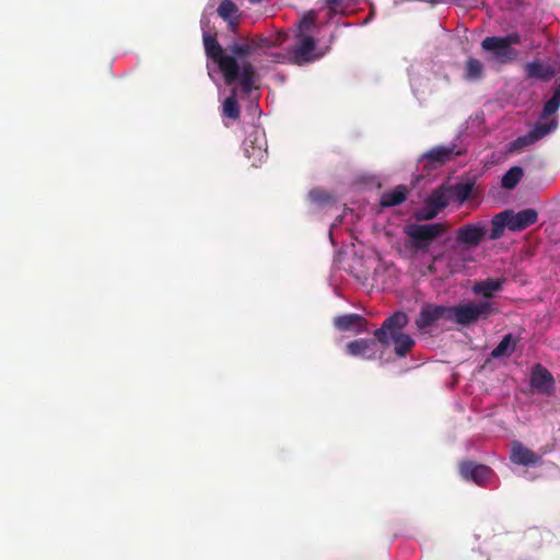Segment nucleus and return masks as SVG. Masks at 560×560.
Segmentation results:
<instances>
[{
	"instance_id": "nucleus-1",
	"label": "nucleus",
	"mask_w": 560,
	"mask_h": 560,
	"mask_svg": "<svg viewBox=\"0 0 560 560\" xmlns=\"http://www.w3.org/2000/svg\"><path fill=\"white\" fill-rule=\"evenodd\" d=\"M202 39L207 57L218 65L225 83L230 85L238 81L242 92L249 94L257 78L253 63L244 61L240 66L237 60L222 48L215 35L205 33Z\"/></svg>"
},
{
	"instance_id": "nucleus-2",
	"label": "nucleus",
	"mask_w": 560,
	"mask_h": 560,
	"mask_svg": "<svg viewBox=\"0 0 560 560\" xmlns=\"http://www.w3.org/2000/svg\"><path fill=\"white\" fill-rule=\"evenodd\" d=\"M409 318L401 311L387 317L382 326L374 331L375 339L384 346L393 343L396 355L406 357L413 348L415 340L402 329L408 325Z\"/></svg>"
},
{
	"instance_id": "nucleus-3",
	"label": "nucleus",
	"mask_w": 560,
	"mask_h": 560,
	"mask_svg": "<svg viewBox=\"0 0 560 560\" xmlns=\"http://www.w3.org/2000/svg\"><path fill=\"white\" fill-rule=\"evenodd\" d=\"M447 226L444 223L417 224L410 223L404 228L407 236L406 247L412 253L425 254L432 243L445 234Z\"/></svg>"
},
{
	"instance_id": "nucleus-4",
	"label": "nucleus",
	"mask_w": 560,
	"mask_h": 560,
	"mask_svg": "<svg viewBox=\"0 0 560 560\" xmlns=\"http://www.w3.org/2000/svg\"><path fill=\"white\" fill-rule=\"evenodd\" d=\"M495 312L493 303L487 300L450 306L451 320L463 326H468L479 319H487Z\"/></svg>"
},
{
	"instance_id": "nucleus-5",
	"label": "nucleus",
	"mask_w": 560,
	"mask_h": 560,
	"mask_svg": "<svg viewBox=\"0 0 560 560\" xmlns=\"http://www.w3.org/2000/svg\"><path fill=\"white\" fill-rule=\"evenodd\" d=\"M442 318L451 320L450 306L424 304L416 319V326L419 330L424 331Z\"/></svg>"
},
{
	"instance_id": "nucleus-6",
	"label": "nucleus",
	"mask_w": 560,
	"mask_h": 560,
	"mask_svg": "<svg viewBox=\"0 0 560 560\" xmlns=\"http://www.w3.org/2000/svg\"><path fill=\"white\" fill-rule=\"evenodd\" d=\"M459 471L464 479L471 480L478 486H486L494 475L489 466L476 464L471 460L463 462Z\"/></svg>"
},
{
	"instance_id": "nucleus-7",
	"label": "nucleus",
	"mask_w": 560,
	"mask_h": 560,
	"mask_svg": "<svg viewBox=\"0 0 560 560\" xmlns=\"http://www.w3.org/2000/svg\"><path fill=\"white\" fill-rule=\"evenodd\" d=\"M487 229L482 224H465L456 231V241L465 247H477L485 238Z\"/></svg>"
},
{
	"instance_id": "nucleus-8",
	"label": "nucleus",
	"mask_w": 560,
	"mask_h": 560,
	"mask_svg": "<svg viewBox=\"0 0 560 560\" xmlns=\"http://www.w3.org/2000/svg\"><path fill=\"white\" fill-rule=\"evenodd\" d=\"M530 386L539 394L549 395L555 389V378L545 366L537 363L532 370Z\"/></svg>"
},
{
	"instance_id": "nucleus-9",
	"label": "nucleus",
	"mask_w": 560,
	"mask_h": 560,
	"mask_svg": "<svg viewBox=\"0 0 560 560\" xmlns=\"http://www.w3.org/2000/svg\"><path fill=\"white\" fill-rule=\"evenodd\" d=\"M495 39H501V36H488L481 42V47L486 51H491L495 59L501 63H506L515 59L516 50L512 47H504L503 43Z\"/></svg>"
},
{
	"instance_id": "nucleus-10",
	"label": "nucleus",
	"mask_w": 560,
	"mask_h": 560,
	"mask_svg": "<svg viewBox=\"0 0 560 560\" xmlns=\"http://www.w3.org/2000/svg\"><path fill=\"white\" fill-rule=\"evenodd\" d=\"M510 459L512 463L522 466H536L541 464L540 456L518 441H513L511 444Z\"/></svg>"
},
{
	"instance_id": "nucleus-11",
	"label": "nucleus",
	"mask_w": 560,
	"mask_h": 560,
	"mask_svg": "<svg viewBox=\"0 0 560 560\" xmlns=\"http://www.w3.org/2000/svg\"><path fill=\"white\" fill-rule=\"evenodd\" d=\"M551 124H537L528 133L515 139L510 147L511 151H520L529 147L548 135L551 130Z\"/></svg>"
},
{
	"instance_id": "nucleus-12",
	"label": "nucleus",
	"mask_w": 560,
	"mask_h": 560,
	"mask_svg": "<svg viewBox=\"0 0 560 560\" xmlns=\"http://www.w3.org/2000/svg\"><path fill=\"white\" fill-rule=\"evenodd\" d=\"M300 43L290 50L291 60L296 65H303L314 59L313 52L316 43L311 36H300Z\"/></svg>"
},
{
	"instance_id": "nucleus-13",
	"label": "nucleus",
	"mask_w": 560,
	"mask_h": 560,
	"mask_svg": "<svg viewBox=\"0 0 560 560\" xmlns=\"http://www.w3.org/2000/svg\"><path fill=\"white\" fill-rule=\"evenodd\" d=\"M217 12L218 15L228 23L229 31L236 33L241 22L238 7L231 0H223L219 4Z\"/></svg>"
},
{
	"instance_id": "nucleus-14",
	"label": "nucleus",
	"mask_w": 560,
	"mask_h": 560,
	"mask_svg": "<svg viewBox=\"0 0 560 560\" xmlns=\"http://www.w3.org/2000/svg\"><path fill=\"white\" fill-rule=\"evenodd\" d=\"M376 352L375 339H355L347 345V353L363 359L374 358Z\"/></svg>"
},
{
	"instance_id": "nucleus-15",
	"label": "nucleus",
	"mask_w": 560,
	"mask_h": 560,
	"mask_svg": "<svg viewBox=\"0 0 560 560\" xmlns=\"http://www.w3.org/2000/svg\"><path fill=\"white\" fill-rule=\"evenodd\" d=\"M538 220V214L534 209H524L518 211L517 213H513L511 211L510 217V230L511 231H522L533 224H535Z\"/></svg>"
},
{
	"instance_id": "nucleus-16",
	"label": "nucleus",
	"mask_w": 560,
	"mask_h": 560,
	"mask_svg": "<svg viewBox=\"0 0 560 560\" xmlns=\"http://www.w3.org/2000/svg\"><path fill=\"white\" fill-rule=\"evenodd\" d=\"M526 78L548 81L555 75V69L540 60L527 62L524 67Z\"/></svg>"
},
{
	"instance_id": "nucleus-17",
	"label": "nucleus",
	"mask_w": 560,
	"mask_h": 560,
	"mask_svg": "<svg viewBox=\"0 0 560 560\" xmlns=\"http://www.w3.org/2000/svg\"><path fill=\"white\" fill-rule=\"evenodd\" d=\"M408 195V188L405 185H398L393 190L385 191L381 196L380 206L390 208L401 205Z\"/></svg>"
},
{
	"instance_id": "nucleus-18",
	"label": "nucleus",
	"mask_w": 560,
	"mask_h": 560,
	"mask_svg": "<svg viewBox=\"0 0 560 560\" xmlns=\"http://www.w3.org/2000/svg\"><path fill=\"white\" fill-rule=\"evenodd\" d=\"M503 278H488L482 281H478L472 287V292L475 294H481L486 299H490L493 296L494 292H498L502 289L504 283Z\"/></svg>"
},
{
	"instance_id": "nucleus-19",
	"label": "nucleus",
	"mask_w": 560,
	"mask_h": 560,
	"mask_svg": "<svg viewBox=\"0 0 560 560\" xmlns=\"http://www.w3.org/2000/svg\"><path fill=\"white\" fill-rule=\"evenodd\" d=\"M451 201V196L447 186L442 185L432 191L427 199L425 205L428 208H434L439 212L444 209Z\"/></svg>"
},
{
	"instance_id": "nucleus-20",
	"label": "nucleus",
	"mask_w": 560,
	"mask_h": 560,
	"mask_svg": "<svg viewBox=\"0 0 560 560\" xmlns=\"http://www.w3.org/2000/svg\"><path fill=\"white\" fill-rule=\"evenodd\" d=\"M510 217L511 211L505 210L498 214H495L491 220V233H490V240H499L502 237L504 233V229L508 228L510 230Z\"/></svg>"
},
{
	"instance_id": "nucleus-21",
	"label": "nucleus",
	"mask_w": 560,
	"mask_h": 560,
	"mask_svg": "<svg viewBox=\"0 0 560 560\" xmlns=\"http://www.w3.org/2000/svg\"><path fill=\"white\" fill-rule=\"evenodd\" d=\"M363 323L364 318L359 314H346L334 319L335 327L340 331L353 330L357 326H362Z\"/></svg>"
},
{
	"instance_id": "nucleus-22",
	"label": "nucleus",
	"mask_w": 560,
	"mask_h": 560,
	"mask_svg": "<svg viewBox=\"0 0 560 560\" xmlns=\"http://www.w3.org/2000/svg\"><path fill=\"white\" fill-rule=\"evenodd\" d=\"M451 200L457 201L459 205H463L471 195L474 184L470 182L458 183L455 185L447 186Z\"/></svg>"
},
{
	"instance_id": "nucleus-23",
	"label": "nucleus",
	"mask_w": 560,
	"mask_h": 560,
	"mask_svg": "<svg viewBox=\"0 0 560 560\" xmlns=\"http://www.w3.org/2000/svg\"><path fill=\"white\" fill-rule=\"evenodd\" d=\"M516 341L512 334L505 335L499 345L492 350V358L510 357L515 351Z\"/></svg>"
},
{
	"instance_id": "nucleus-24",
	"label": "nucleus",
	"mask_w": 560,
	"mask_h": 560,
	"mask_svg": "<svg viewBox=\"0 0 560 560\" xmlns=\"http://www.w3.org/2000/svg\"><path fill=\"white\" fill-rule=\"evenodd\" d=\"M222 115L233 120H237L241 116L240 105L236 98V91L225 98L222 105Z\"/></svg>"
},
{
	"instance_id": "nucleus-25",
	"label": "nucleus",
	"mask_w": 560,
	"mask_h": 560,
	"mask_svg": "<svg viewBox=\"0 0 560 560\" xmlns=\"http://www.w3.org/2000/svg\"><path fill=\"white\" fill-rule=\"evenodd\" d=\"M524 171L521 166H513L502 176L501 185L505 189H513L521 182Z\"/></svg>"
},
{
	"instance_id": "nucleus-26",
	"label": "nucleus",
	"mask_w": 560,
	"mask_h": 560,
	"mask_svg": "<svg viewBox=\"0 0 560 560\" xmlns=\"http://www.w3.org/2000/svg\"><path fill=\"white\" fill-rule=\"evenodd\" d=\"M228 50L230 56L236 58H245L253 55L255 51L247 37L243 38L240 43H234L229 46Z\"/></svg>"
},
{
	"instance_id": "nucleus-27",
	"label": "nucleus",
	"mask_w": 560,
	"mask_h": 560,
	"mask_svg": "<svg viewBox=\"0 0 560 560\" xmlns=\"http://www.w3.org/2000/svg\"><path fill=\"white\" fill-rule=\"evenodd\" d=\"M560 107V82L555 88L553 94L550 100H548L542 108V117L547 118L558 112Z\"/></svg>"
},
{
	"instance_id": "nucleus-28",
	"label": "nucleus",
	"mask_w": 560,
	"mask_h": 560,
	"mask_svg": "<svg viewBox=\"0 0 560 560\" xmlns=\"http://www.w3.org/2000/svg\"><path fill=\"white\" fill-rule=\"evenodd\" d=\"M453 154V148L438 147L430 150L425 156L433 162L444 163L451 160Z\"/></svg>"
},
{
	"instance_id": "nucleus-29",
	"label": "nucleus",
	"mask_w": 560,
	"mask_h": 560,
	"mask_svg": "<svg viewBox=\"0 0 560 560\" xmlns=\"http://www.w3.org/2000/svg\"><path fill=\"white\" fill-rule=\"evenodd\" d=\"M482 63L476 58H468L466 61V78L468 80H478L482 75Z\"/></svg>"
},
{
	"instance_id": "nucleus-30",
	"label": "nucleus",
	"mask_w": 560,
	"mask_h": 560,
	"mask_svg": "<svg viewBox=\"0 0 560 560\" xmlns=\"http://www.w3.org/2000/svg\"><path fill=\"white\" fill-rule=\"evenodd\" d=\"M250 42V45L254 51L258 49L271 48L275 47V42L270 37H266L261 34H256L252 37H247Z\"/></svg>"
},
{
	"instance_id": "nucleus-31",
	"label": "nucleus",
	"mask_w": 560,
	"mask_h": 560,
	"mask_svg": "<svg viewBox=\"0 0 560 560\" xmlns=\"http://www.w3.org/2000/svg\"><path fill=\"white\" fill-rule=\"evenodd\" d=\"M316 15L313 11L305 14L299 22V36H304L303 33L312 28L315 24Z\"/></svg>"
},
{
	"instance_id": "nucleus-32",
	"label": "nucleus",
	"mask_w": 560,
	"mask_h": 560,
	"mask_svg": "<svg viewBox=\"0 0 560 560\" xmlns=\"http://www.w3.org/2000/svg\"><path fill=\"white\" fill-rule=\"evenodd\" d=\"M499 43H503L504 47H511L512 45H520L522 43V37L518 33H510L506 36H501V39H495Z\"/></svg>"
},
{
	"instance_id": "nucleus-33",
	"label": "nucleus",
	"mask_w": 560,
	"mask_h": 560,
	"mask_svg": "<svg viewBox=\"0 0 560 560\" xmlns=\"http://www.w3.org/2000/svg\"><path fill=\"white\" fill-rule=\"evenodd\" d=\"M439 211L434 208L422 209L416 212L415 217L418 221H429L438 215Z\"/></svg>"
},
{
	"instance_id": "nucleus-34",
	"label": "nucleus",
	"mask_w": 560,
	"mask_h": 560,
	"mask_svg": "<svg viewBox=\"0 0 560 560\" xmlns=\"http://www.w3.org/2000/svg\"><path fill=\"white\" fill-rule=\"evenodd\" d=\"M308 197L312 201L317 202V203H323L330 199V196L327 192L319 190V189L311 190L308 194Z\"/></svg>"
},
{
	"instance_id": "nucleus-35",
	"label": "nucleus",
	"mask_w": 560,
	"mask_h": 560,
	"mask_svg": "<svg viewBox=\"0 0 560 560\" xmlns=\"http://www.w3.org/2000/svg\"><path fill=\"white\" fill-rule=\"evenodd\" d=\"M250 148L253 150L252 153L249 152V148H248L247 141H245L244 142V151H245V153L247 154L248 158H250L252 155H255L257 158V160L260 161L265 156L266 150L261 145L255 148L252 144Z\"/></svg>"
},
{
	"instance_id": "nucleus-36",
	"label": "nucleus",
	"mask_w": 560,
	"mask_h": 560,
	"mask_svg": "<svg viewBox=\"0 0 560 560\" xmlns=\"http://www.w3.org/2000/svg\"><path fill=\"white\" fill-rule=\"evenodd\" d=\"M288 35L283 32H279L276 36H272L271 38L275 42V47L280 46L285 39Z\"/></svg>"
},
{
	"instance_id": "nucleus-37",
	"label": "nucleus",
	"mask_w": 560,
	"mask_h": 560,
	"mask_svg": "<svg viewBox=\"0 0 560 560\" xmlns=\"http://www.w3.org/2000/svg\"><path fill=\"white\" fill-rule=\"evenodd\" d=\"M325 2L329 8L335 9L337 5H339L340 0H325Z\"/></svg>"
},
{
	"instance_id": "nucleus-38",
	"label": "nucleus",
	"mask_w": 560,
	"mask_h": 560,
	"mask_svg": "<svg viewBox=\"0 0 560 560\" xmlns=\"http://www.w3.org/2000/svg\"><path fill=\"white\" fill-rule=\"evenodd\" d=\"M262 1H264V0H249V2H252V3H260V2H262Z\"/></svg>"
}]
</instances>
